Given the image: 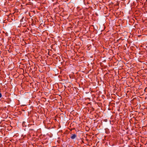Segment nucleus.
Here are the masks:
<instances>
[{"instance_id":"obj_1","label":"nucleus","mask_w":147,"mask_h":147,"mask_svg":"<svg viewBox=\"0 0 147 147\" xmlns=\"http://www.w3.org/2000/svg\"><path fill=\"white\" fill-rule=\"evenodd\" d=\"M77 137V136L76 134H72L71 135V138L72 139H74Z\"/></svg>"},{"instance_id":"obj_2","label":"nucleus","mask_w":147,"mask_h":147,"mask_svg":"<svg viewBox=\"0 0 147 147\" xmlns=\"http://www.w3.org/2000/svg\"><path fill=\"white\" fill-rule=\"evenodd\" d=\"M26 122H23L22 123V125L23 127H26L27 125L25 124Z\"/></svg>"},{"instance_id":"obj_4","label":"nucleus","mask_w":147,"mask_h":147,"mask_svg":"<svg viewBox=\"0 0 147 147\" xmlns=\"http://www.w3.org/2000/svg\"><path fill=\"white\" fill-rule=\"evenodd\" d=\"M30 130H34V129H30Z\"/></svg>"},{"instance_id":"obj_3","label":"nucleus","mask_w":147,"mask_h":147,"mask_svg":"<svg viewBox=\"0 0 147 147\" xmlns=\"http://www.w3.org/2000/svg\"><path fill=\"white\" fill-rule=\"evenodd\" d=\"M2 97V94L1 93H0V98Z\"/></svg>"}]
</instances>
